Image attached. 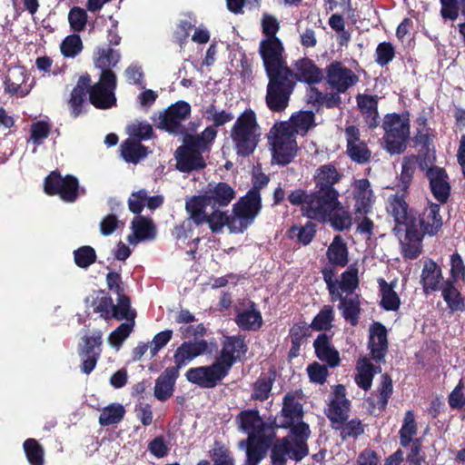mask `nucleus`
Wrapping results in <instances>:
<instances>
[{
	"label": "nucleus",
	"mask_w": 465,
	"mask_h": 465,
	"mask_svg": "<svg viewBox=\"0 0 465 465\" xmlns=\"http://www.w3.org/2000/svg\"><path fill=\"white\" fill-rule=\"evenodd\" d=\"M248 349L244 335L226 336L213 362L209 366L189 369L185 373L187 381L203 389L216 387L235 363L245 360Z\"/></svg>",
	"instance_id": "f257e3e1"
},
{
	"label": "nucleus",
	"mask_w": 465,
	"mask_h": 465,
	"mask_svg": "<svg viewBox=\"0 0 465 465\" xmlns=\"http://www.w3.org/2000/svg\"><path fill=\"white\" fill-rule=\"evenodd\" d=\"M220 206L185 205V209L196 226L207 224L213 233L222 232L224 226L230 233H242L253 223L262 205H233L232 214Z\"/></svg>",
	"instance_id": "f03ea898"
},
{
	"label": "nucleus",
	"mask_w": 465,
	"mask_h": 465,
	"mask_svg": "<svg viewBox=\"0 0 465 465\" xmlns=\"http://www.w3.org/2000/svg\"><path fill=\"white\" fill-rule=\"evenodd\" d=\"M287 78L288 82L280 88L276 85L267 98L266 105L273 113H282L288 107L298 82L315 84L321 83L324 75L312 59L302 57L292 64L291 74Z\"/></svg>",
	"instance_id": "7ed1b4c3"
},
{
	"label": "nucleus",
	"mask_w": 465,
	"mask_h": 465,
	"mask_svg": "<svg viewBox=\"0 0 465 465\" xmlns=\"http://www.w3.org/2000/svg\"><path fill=\"white\" fill-rule=\"evenodd\" d=\"M263 67L268 77L265 103L273 88H280L288 82L287 76L291 74V66L283 55L284 46L281 39H262L258 48Z\"/></svg>",
	"instance_id": "20e7f679"
},
{
	"label": "nucleus",
	"mask_w": 465,
	"mask_h": 465,
	"mask_svg": "<svg viewBox=\"0 0 465 465\" xmlns=\"http://www.w3.org/2000/svg\"><path fill=\"white\" fill-rule=\"evenodd\" d=\"M388 212L393 216L395 223L420 228L423 235H433L442 226L440 205L423 206L422 210H415L411 205H390Z\"/></svg>",
	"instance_id": "39448f33"
},
{
	"label": "nucleus",
	"mask_w": 465,
	"mask_h": 465,
	"mask_svg": "<svg viewBox=\"0 0 465 465\" xmlns=\"http://www.w3.org/2000/svg\"><path fill=\"white\" fill-rule=\"evenodd\" d=\"M232 147L238 156L249 157L257 148L261 138V127L255 112L246 108L236 118L230 130Z\"/></svg>",
	"instance_id": "423d86ee"
},
{
	"label": "nucleus",
	"mask_w": 465,
	"mask_h": 465,
	"mask_svg": "<svg viewBox=\"0 0 465 465\" xmlns=\"http://www.w3.org/2000/svg\"><path fill=\"white\" fill-rule=\"evenodd\" d=\"M210 135L207 134H186L183 139V145L175 151L176 168L182 173L201 171L206 167L203 153L211 149L213 143L210 142Z\"/></svg>",
	"instance_id": "0eeeda50"
},
{
	"label": "nucleus",
	"mask_w": 465,
	"mask_h": 465,
	"mask_svg": "<svg viewBox=\"0 0 465 465\" xmlns=\"http://www.w3.org/2000/svg\"><path fill=\"white\" fill-rule=\"evenodd\" d=\"M235 420L239 430L247 433V438L239 441V449L249 450V448H259L260 451L264 453L269 447L270 440L272 439V434L268 436L262 434L265 424L259 410H243L237 414Z\"/></svg>",
	"instance_id": "6e6552de"
},
{
	"label": "nucleus",
	"mask_w": 465,
	"mask_h": 465,
	"mask_svg": "<svg viewBox=\"0 0 465 465\" xmlns=\"http://www.w3.org/2000/svg\"><path fill=\"white\" fill-rule=\"evenodd\" d=\"M341 179V174L333 164L321 165L314 175L315 191L309 197L314 203H341L339 192L334 188Z\"/></svg>",
	"instance_id": "1a4fd4ad"
},
{
	"label": "nucleus",
	"mask_w": 465,
	"mask_h": 465,
	"mask_svg": "<svg viewBox=\"0 0 465 465\" xmlns=\"http://www.w3.org/2000/svg\"><path fill=\"white\" fill-rule=\"evenodd\" d=\"M117 87L116 74L112 70H104L101 73L97 83L92 84L89 81L88 95L89 103L97 109L106 110L116 105L114 91Z\"/></svg>",
	"instance_id": "9d476101"
},
{
	"label": "nucleus",
	"mask_w": 465,
	"mask_h": 465,
	"mask_svg": "<svg viewBox=\"0 0 465 465\" xmlns=\"http://www.w3.org/2000/svg\"><path fill=\"white\" fill-rule=\"evenodd\" d=\"M191 112V105L187 102L178 101L160 112L158 117H153V120L157 129L173 136L182 134L184 137L188 133L183 122L190 117Z\"/></svg>",
	"instance_id": "9b49d317"
},
{
	"label": "nucleus",
	"mask_w": 465,
	"mask_h": 465,
	"mask_svg": "<svg viewBox=\"0 0 465 465\" xmlns=\"http://www.w3.org/2000/svg\"><path fill=\"white\" fill-rule=\"evenodd\" d=\"M45 192L48 195H59L65 202L76 201L80 194H84L85 190L80 188L79 182L74 175L63 177L57 171H53L45 179Z\"/></svg>",
	"instance_id": "f8f14e48"
},
{
	"label": "nucleus",
	"mask_w": 465,
	"mask_h": 465,
	"mask_svg": "<svg viewBox=\"0 0 465 465\" xmlns=\"http://www.w3.org/2000/svg\"><path fill=\"white\" fill-rule=\"evenodd\" d=\"M268 450L272 465H285L289 459L299 462L309 455L302 449L296 447L291 437L285 436L270 440L269 447L264 450V458Z\"/></svg>",
	"instance_id": "ddd939ff"
},
{
	"label": "nucleus",
	"mask_w": 465,
	"mask_h": 465,
	"mask_svg": "<svg viewBox=\"0 0 465 465\" xmlns=\"http://www.w3.org/2000/svg\"><path fill=\"white\" fill-rule=\"evenodd\" d=\"M351 410V401L346 398V388L342 384L334 386L333 397L325 410V415L330 420L331 428L340 429L347 421Z\"/></svg>",
	"instance_id": "4468645a"
},
{
	"label": "nucleus",
	"mask_w": 465,
	"mask_h": 465,
	"mask_svg": "<svg viewBox=\"0 0 465 465\" xmlns=\"http://www.w3.org/2000/svg\"><path fill=\"white\" fill-rule=\"evenodd\" d=\"M82 341L84 344L79 346V355L83 358L81 371L88 375L94 370L100 358L103 333L101 331H96L92 336H84Z\"/></svg>",
	"instance_id": "2eb2a0df"
},
{
	"label": "nucleus",
	"mask_w": 465,
	"mask_h": 465,
	"mask_svg": "<svg viewBox=\"0 0 465 465\" xmlns=\"http://www.w3.org/2000/svg\"><path fill=\"white\" fill-rule=\"evenodd\" d=\"M327 84L338 93H345L350 87L358 82V76L341 62H331L326 67Z\"/></svg>",
	"instance_id": "dca6fc26"
},
{
	"label": "nucleus",
	"mask_w": 465,
	"mask_h": 465,
	"mask_svg": "<svg viewBox=\"0 0 465 465\" xmlns=\"http://www.w3.org/2000/svg\"><path fill=\"white\" fill-rule=\"evenodd\" d=\"M394 231L398 234L400 239L402 252L404 257L408 259H415L417 258L421 252V241L423 238V234H421V231L417 229H413V227H407L403 224H395Z\"/></svg>",
	"instance_id": "f3484780"
},
{
	"label": "nucleus",
	"mask_w": 465,
	"mask_h": 465,
	"mask_svg": "<svg viewBox=\"0 0 465 465\" xmlns=\"http://www.w3.org/2000/svg\"><path fill=\"white\" fill-rule=\"evenodd\" d=\"M209 344L205 340H196L194 341H183L175 351L173 361L175 365L171 368L179 370L185 366L189 361L204 353H211L208 350Z\"/></svg>",
	"instance_id": "a211bd4d"
},
{
	"label": "nucleus",
	"mask_w": 465,
	"mask_h": 465,
	"mask_svg": "<svg viewBox=\"0 0 465 465\" xmlns=\"http://www.w3.org/2000/svg\"><path fill=\"white\" fill-rule=\"evenodd\" d=\"M235 195V191L227 183L220 182L214 185L209 183L208 191L203 195L193 197L190 203H230Z\"/></svg>",
	"instance_id": "6ab92c4d"
},
{
	"label": "nucleus",
	"mask_w": 465,
	"mask_h": 465,
	"mask_svg": "<svg viewBox=\"0 0 465 465\" xmlns=\"http://www.w3.org/2000/svg\"><path fill=\"white\" fill-rule=\"evenodd\" d=\"M347 140V154L358 163H364L369 161L371 152L367 144L360 140V130L355 125H349L345 128Z\"/></svg>",
	"instance_id": "aec40b11"
},
{
	"label": "nucleus",
	"mask_w": 465,
	"mask_h": 465,
	"mask_svg": "<svg viewBox=\"0 0 465 465\" xmlns=\"http://www.w3.org/2000/svg\"><path fill=\"white\" fill-rule=\"evenodd\" d=\"M332 335L322 332L313 341L316 357L329 368H336L341 363L339 351L331 343Z\"/></svg>",
	"instance_id": "412c9836"
},
{
	"label": "nucleus",
	"mask_w": 465,
	"mask_h": 465,
	"mask_svg": "<svg viewBox=\"0 0 465 465\" xmlns=\"http://www.w3.org/2000/svg\"><path fill=\"white\" fill-rule=\"evenodd\" d=\"M431 192L437 201L445 203L450 193V185L446 172L437 166L431 167L427 172Z\"/></svg>",
	"instance_id": "4be33fe9"
},
{
	"label": "nucleus",
	"mask_w": 465,
	"mask_h": 465,
	"mask_svg": "<svg viewBox=\"0 0 465 465\" xmlns=\"http://www.w3.org/2000/svg\"><path fill=\"white\" fill-rule=\"evenodd\" d=\"M204 117L207 121L212 122L213 124L207 126L201 134H207L212 137L210 142L213 143L217 136V128L232 122L234 115L232 112L227 110H218L214 103L211 104L205 108Z\"/></svg>",
	"instance_id": "5701e85b"
},
{
	"label": "nucleus",
	"mask_w": 465,
	"mask_h": 465,
	"mask_svg": "<svg viewBox=\"0 0 465 465\" xmlns=\"http://www.w3.org/2000/svg\"><path fill=\"white\" fill-rule=\"evenodd\" d=\"M28 79V74L22 66H15L8 69L7 74L4 80L5 93L10 95L25 97L29 94V90L23 89L22 85Z\"/></svg>",
	"instance_id": "b1692460"
},
{
	"label": "nucleus",
	"mask_w": 465,
	"mask_h": 465,
	"mask_svg": "<svg viewBox=\"0 0 465 465\" xmlns=\"http://www.w3.org/2000/svg\"><path fill=\"white\" fill-rule=\"evenodd\" d=\"M234 321L242 331H255L263 324L262 313L254 302H250L247 309L237 311Z\"/></svg>",
	"instance_id": "393cba45"
},
{
	"label": "nucleus",
	"mask_w": 465,
	"mask_h": 465,
	"mask_svg": "<svg viewBox=\"0 0 465 465\" xmlns=\"http://www.w3.org/2000/svg\"><path fill=\"white\" fill-rule=\"evenodd\" d=\"M133 235L128 237L130 243L154 240L157 234L153 220L145 216H136L132 222Z\"/></svg>",
	"instance_id": "a878e982"
},
{
	"label": "nucleus",
	"mask_w": 465,
	"mask_h": 465,
	"mask_svg": "<svg viewBox=\"0 0 465 465\" xmlns=\"http://www.w3.org/2000/svg\"><path fill=\"white\" fill-rule=\"evenodd\" d=\"M89 81V74L82 75L71 92L68 105L73 118H77L84 112Z\"/></svg>",
	"instance_id": "bb28decb"
},
{
	"label": "nucleus",
	"mask_w": 465,
	"mask_h": 465,
	"mask_svg": "<svg viewBox=\"0 0 465 465\" xmlns=\"http://www.w3.org/2000/svg\"><path fill=\"white\" fill-rule=\"evenodd\" d=\"M179 376L176 368H166L156 379L154 386V396L158 401H167L173 392L176 379Z\"/></svg>",
	"instance_id": "cd10ccee"
},
{
	"label": "nucleus",
	"mask_w": 465,
	"mask_h": 465,
	"mask_svg": "<svg viewBox=\"0 0 465 465\" xmlns=\"http://www.w3.org/2000/svg\"><path fill=\"white\" fill-rule=\"evenodd\" d=\"M280 414L283 418L282 421L280 423V426L282 429H287L292 423L302 420V405L295 400V397L292 394L287 393L283 397L282 407Z\"/></svg>",
	"instance_id": "c85d7f7f"
},
{
	"label": "nucleus",
	"mask_w": 465,
	"mask_h": 465,
	"mask_svg": "<svg viewBox=\"0 0 465 465\" xmlns=\"http://www.w3.org/2000/svg\"><path fill=\"white\" fill-rule=\"evenodd\" d=\"M357 106L370 128L378 126V96L360 94L356 96Z\"/></svg>",
	"instance_id": "c756f323"
},
{
	"label": "nucleus",
	"mask_w": 465,
	"mask_h": 465,
	"mask_svg": "<svg viewBox=\"0 0 465 465\" xmlns=\"http://www.w3.org/2000/svg\"><path fill=\"white\" fill-rule=\"evenodd\" d=\"M121 156L126 163H138L147 157L149 148L134 139L124 140L121 146Z\"/></svg>",
	"instance_id": "7c9ffc66"
},
{
	"label": "nucleus",
	"mask_w": 465,
	"mask_h": 465,
	"mask_svg": "<svg viewBox=\"0 0 465 465\" xmlns=\"http://www.w3.org/2000/svg\"><path fill=\"white\" fill-rule=\"evenodd\" d=\"M442 280L440 268L431 260L426 261L423 265L420 275V283L424 292L437 290L439 283Z\"/></svg>",
	"instance_id": "2f4dec72"
},
{
	"label": "nucleus",
	"mask_w": 465,
	"mask_h": 465,
	"mask_svg": "<svg viewBox=\"0 0 465 465\" xmlns=\"http://www.w3.org/2000/svg\"><path fill=\"white\" fill-rule=\"evenodd\" d=\"M355 382L359 388L368 391L372 385L375 367L367 357H360L356 363Z\"/></svg>",
	"instance_id": "473e14b6"
},
{
	"label": "nucleus",
	"mask_w": 465,
	"mask_h": 465,
	"mask_svg": "<svg viewBox=\"0 0 465 465\" xmlns=\"http://www.w3.org/2000/svg\"><path fill=\"white\" fill-rule=\"evenodd\" d=\"M326 254L329 262L333 266L343 268L349 262L348 249L340 235L334 237Z\"/></svg>",
	"instance_id": "72a5a7b5"
},
{
	"label": "nucleus",
	"mask_w": 465,
	"mask_h": 465,
	"mask_svg": "<svg viewBox=\"0 0 465 465\" xmlns=\"http://www.w3.org/2000/svg\"><path fill=\"white\" fill-rule=\"evenodd\" d=\"M330 207V219L328 222L336 231L348 230L351 226V216L350 214V205H327Z\"/></svg>",
	"instance_id": "f704fd0d"
},
{
	"label": "nucleus",
	"mask_w": 465,
	"mask_h": 465,
	"mask_svg": "<svg viewBox=\"0 0 465 465\" xmlns=\"http://www.w3.org/2000/svg\"><path fill=\"white\" fill-rule=\"evenodd\" d=\"M136 315V311L131 307L130 297L125 293L118 295L117 303L114 304L113 312L110 314L111 320H125V322L135 323Z\"/></svg>",
	"instance_id": "c9c22d12"
},
{
	"label": "nucleus",
	"mask_w": 465,
	"mask_h": 465,
	"mask_svg": "<svg viewBox=\"0 0 465 465\" xmlns=\"http://www.w3.org/2000/svg\"><path fill=\"white\" fill-rule=\"evenodd\" d=\"M289 434L285 437H291L292 441L295 443V446L299 449H302L306 453L309 454V445L307 443L311 436V429L309 424L300 420L292 423L289 428Z\"/></svg>",
	"instance_id": "e433bc0d"
},
{
	"label": "nucleus",
	"mask_w": 465,
	"mask_h": 465,
	"mask_svg": "<svg viewBox=\"0 0 465 465\" xmlns=\"http://www.w3.org/2000/svg\"><path fill=\"white\" fill-rule=\"evenodd\" d=\"M272 158L281 165H287L296 156V142H272Z\"/></svg>",
	"instance_id": "4c0bfd02"
},
{
	"label": "nucleus",
	"mask_w": 465,
	"mask_h": 465,
	"mask_svg": "<svg viewBox=\"0 0 465 465\" xmlns=\"http://www.w3.org/2000/svg\"><path fill=\"white\" fill-rule=\"evenodd\" d=\"M396 285V280L389 284L384 280L380 279V291L381 292L380 304L387 311H397L401 305V300L394 291Z\"/></svg>",
	"instance_id": "58836bf2"
},
{
	"label": "nucleus",
	"mask_w": 465,
	"mask_h": 465,
	"mask_svg": "<svg viewBox=\"0 0 465 465\" xmlns=\"http://www.w3.org/2000/svg\"><path fill=\"white\" fill-rule=\"evenodd\" d=\"M274 381L275 371H273L269 375H261L252 385L253 391L251 398L260 401H266L270 397Z\"/></svg>",
	"instance_id": "ea45409f"
},
{
	"label": "nucleus",
	"mask_w": 465,
	"mask_h": 465,
	"mask_svg": "<svg viewBox=\"0 0 465 465\" xmlns=\"http://www.w3.org/2000/svg\"><path fill=\"white\" fill-rule=\"evenodd\" d=\"M383 129L385 134L410 135L409 119L405 115L387 114L384 118Z\"/></svg>",
	"instance_id": "a19ab883"
},
{
	"label": "nucleus",
	"mask_w": 465,
	"mask_h": 465,
	"mask_svg": "<svg viewBox=\"0 0 465 465\" xmlns=\"http://www.w3.org/2000/svg\"><path fill=\"white\" fill-rule=\"evenodd\" d=\"M124 414L125 409L122 404H109L101 411L99 424L103 427L118 424L124 420Z\"/></svg>",
	"instance_id": "79ce46f5"
},
{
	"label": "nucleus",
	"mask_w": 465,
	"mask_h": 465,
	"mask_svg": "<svg viewBox=\"0 0 465 465\" xmlns=\"http://www.w3.org/2000/svg\"><path fill=\"white\" fill-rule=\"evenodd\" d=\"M333 321V308L331 305H324L308 326L316 331H326L331 329Z\"/></svg>",
	"instance_id": "37998d69"
},
{
	"label": "nucleus",
	"mask_w": 465,
	"mask_h": 465,
	"mask_svg": "<svg viewBox=\"0 0 465 465\" xmlns=\"http://www.w3.org/2000/svg\"><path fill=\"white\" fill-rule=\"evenodd\" d=\"M339 309L341 310L342 317L349 322L351 326L358 324L361 311L358 295L342 299V302H340Z\"/></svg>",
	"instance_id": "c03bdc74"
},
{
	"label": "nucleus",
	"mask_w": 465,
	"mask_h": 465,
	"mask_svg": "<svg viewBox=\"0 0 465 465\" xmlns=\"http://www.w3.org/2000/svg\"><path fill=\"white\" fill-rule=\"evenodd\" d=\"M289 121L297 134L304 135L314 125L315 115L312 111H299Z\"/></svg>",
	"instance_id": "a18cd8bd"
},
{
	"label": "nucleus",
	"mask_w": 465,
	"mask_h": 465,
	"mask_svg": "<svg viewBox=\"0 0 465 465\" xmlns=\"http://www.w3.org/2000/svg\"><path fill=\"white\" fill-rule=\"evenodd\" d=\"M24 450L30 465H44V449L35 439L29 438L24 441Z\"/></svg>",
	"instance_id": "49530a36"
},
{
	"label": "nucleus",
	"mask_w": 465,
	"mask_h": 465,
	"mask_svg": "<svg viewBox=\"0 0 465 465\" xmlns=\"http://www.w3.org/2000/svg\"><path fill=\"white\" fill-rule=\"evenodd\" d=\"M416 433L417 424L415 422L414 414L411 411H408L405 413L402 426L400 430L401 445L403 447L408 446Z\"/></svg>",
	"instance_id": "de8ad7c7"
},
{
	"label": "nucleus",
	"mask_w": 465,
	"mask_h": 465,
	"mask_svg": "<svg viewBox=\"0 0 465 465\" xmlns=\"http://www.w3.org/2000/svg\"><path fill=\"white\" fill-rule=\"evenodd\" d=\"M99 294L92 302L94 312L100 313L101 318L105 321L111 320V312H113L114 302L111 296L104 291H99Z\"/></svg>",
	"instance_id": "09e8293b"
},
{
	"label": "nucleus",
	"mask_w": 465,
	"mask_h": 465,
	"mask_svg": "<svg viewBox=\"0 0 465 465\" xmlns=\"http://www.w3.org/2000/svg\"><path fill=\"white\" fill-rule=\"evenodd\" d=\"M74 261L77 267L87 269L96 262V252L89 245H84L74 251Z\"/></svg>",
	"instance_id": "8fccbe9b"
},
{
	"label": "nucleus",
	"mask_w": 465,
	"mask_h": 465,
	"mask_svg": "<svg viewBox=\"0 0 465 465\" xmlns=\"http://www.w3.org/2000/svg\"><path fill=\"white\" fill-rule=\"evenodd\" d=\"M338 285L341 292L352 294L359 286L358 269L354 265H351L341 273Z\"/></svg>",
	"instance_id": "3c124183"
},
{
	"label": "nucleus",
	"mask_w": 465,
	"mask_h": 465,
	"mask_svg": "<svg viewBox=\"0 0 465 465\" xmlns=\"http://www.w3.org/2000/svg\"><path fill=\"white\" fill-rule=\"evenodd\" d=\"M442 297L451 311H462L464 301L458 290L450 283L446 282L442 288Z\"/></svg>",
	"instance_id": "603ef678"
},
{
	"label": "nucleus",
	"mask_w": 465,
	"mask_h": 465,
	"mask_svg": "<svg viewBox=\"0 0 465 465\" xmlns=\"http://www.w3.org/2000/svg\"><path fill=\"white\" fill-rule=\"evenodd\" d=\"M322 274L323 277V280L327 285V289L329 291V293L331 295V299L332 302L340 301V302H342V299H347L348 297H343L341 292L339 291L341 290L338 285V281L335 280V271L333 268L331 267H325L322 270Z\"/></svg>",
	"instance_id": "864d4df0"
},
{
	"label": "nucleus",
	"mask_w": 465,
	"mask_h": 465,
	"mask_svg": "<svg viewBox=\"0 0 465 465\" xmlns=\"http://www.w3.org/2000/svg\"><path fill=\"white\" fill-rule=\"evenodd\" d=\"M409 138V134H384V148L391 154H400L406 148V142Z\"/></svg>",
	"instance_id": "5fc2aeb1"
},
{
	"label": "nucleus",
	"mask_w": 465,
	"mask_h": 465,
	"mask_svg": "<svg viewBox=\"0 0 465 465\" xmlns=\"http://www.w3.org/2000/svg\"><path fill=\"white\" fill-rule=\"evenodd\" d=\"M135 323L132 322H123L121 323L115 330H114L108 337L109 344L115 348L119 349L123 342L129 337V335L134 331Z\"/></svg>",
	"instance_id": "6e6d98bb"
},
{
	"label": "nucleus",
	"mask_w": 465,
	"mask_h": 465,
	"mask_svg": "<svg viewBox=\"0 0 465 465\" xmlns=\"http://www.w3.org/2000/svg\"><path fill=\"white\" fill-rule=\"evenodd\" d=\"M271 134H273L272 142H296L293 126L289 122H281L276 124L271 130Z\"/></svg>",
	"instance_id": "4d7b16f0"
},
{
	"label": "nucleus",
	"mask_w": 465,
	"mask_h": 465,
	"mask_svg": "<svg viewBox=\"0 0 465 465\" xmlns=\"http://www.w3.org/2000/svg\"><path fill=\"white\" fill-rule=\"evenodd\" d=\"M60 49L64 57H75L83 49L81 37L76 34L66 36L61 43Z\"/></svg>",
	"instance_id": "13d9d810"
},
{
	"label": "nucleus",
	"mask_w": 465,
	"mask_h": 465,
	"mask_svg": "<svg viewBox=\"0 0 465 465\" xmlns=\"http://www.w3.org/2000/svg\"><path fill=\"white\" fill-rule=\"evenodd\" d=\"M306 371L310 381L320 385L324 384L330 375L327 364H321L318 361L310 363Z\"/></svg>",
	"instance_id": "bf43d9fd"
},
{
	"label": "nucleus",
	"mask_w": 465,
	"mask_h": 465,
	"mask_svg": "<svg viewBox=\"0 0 465 465\" xmlns=\"http://www.w3.org/2000/svg\"><path fill=\"white\" fill-rule=\"evenodd\" d=\"M211 457L213 461V465L235 464L234 458L230 450L219 442H215L213 449L211 450Z\"/></svg>",
	"instance_id": "052dcab7"
},
{
	"label": "nucleus",
	"mask_w": 465,
	"mask_h": 465,
	"mask_svg": "<svg viewBox=\"0 0 465 465\" xmlns=\"http://www.w3.org/2000/svg\"><path fill=\"white\" fill-rule=\"evenodd\" d=\"M128 133L132 136L131 139L136 141L148 140L153 137V130L150 124L147 122L136 121L128 125Z\"/></svg>",
	"instance_id": "680f3d73"
},
{
	"label": "nucleus",
	"mask_w": 465,
	"mask_h": 465,
	"mask_svg": "<svg viewBox=\"0 0 465 465\" xmlns=\"http://www.w3.org/2000/svg\"><path fill=\"white\" fill-rule=\"evenodd\" d=\"M302 215L321 223H327L330 219V207L327 205H301Z\"/></svg>",
	"instance_id": "e2e57ef3"
},
{
	"label": "nucleus",
	"mask_w": 465,
	"mask_h": 465,
	"mask_svg": "<svg viewBox=\"0 0 465 465\" xmlns=\"http://www.w3.org/2000/svg\"><path fill=\"white\" fill-rule=\"evenodd\" d=\"M68 22L74 32H82L84 30L87 23V13L79 6H74L68 14Z\"/></svg>",
	"instance_id": "0e129e2a"
},
{
	"label": "nucleus",
	"mask_w": 465,
	"mask_h": 465,
	"mask_svg": "<svg viewBox=\"0 0 465 465\" xmlns=\"http://www.w3.org/2000/svg\"><path fill=\"white\" fill-rule=\"evenodd\" d=\"M353 195L357 203H371L372 190L368 179H360L355 182Z\"/></svg>",
	"instance_id": "69168bd1"
},
{
	"label": "nucleus",
	"mask_w": 465,
	"mask_h": 465,
	"mask_svg": "<svg viewBox=\"0 0 465 465\" xmlns=\"http://www.w3.org/2000/svg\"><path fill=\"white\" fill-rule=\"evenodd\" d=\"M120 60V54L112 48L102 49L99 51V57L96 61V65L104 70H111L110 67H114Z\"/></svg>",
	"instance_id": "338daca9"
},
{
	"label": "nucleus",
	"mask_w": 465,
	"mask_h": 465,
	"mask_svg": "<svg viewBox=\"0 0 465 465\" xmlns=\"http://www.w3.org/2000/svg\"><path fill=\"white\" fill-rule=\"evenodd\" d=\"M261 25L262 33L264 35L263 39H280L277 37L280 23L274 15L264 13L262 17Z\"/></svg>",
	"instance_id": "774afa93"
}]
</instances>
